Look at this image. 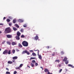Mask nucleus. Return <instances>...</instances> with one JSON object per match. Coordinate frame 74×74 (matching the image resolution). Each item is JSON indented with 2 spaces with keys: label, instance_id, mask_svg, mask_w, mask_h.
<instances>
[{
  "label": "nucleus",
  "instance_id": "1",
  "mask_svg": "<svg viewBox=\"0 0 74 74\" xmlns=\"http://www.w3.org/2000/svg\"><path fill=\"white\" fill-rule=\"evenodd\" d=\"M11 32V29L10 27H8L5 29L4 32L5 33H8Z\"/></svg>",
  "mask_w": 74,
  "mask_h": 74
},
{
  "label": "nucleus",
  "instance_id": "2",
  "mask_svg": "<svg viewBox=\"0 0 74 74\" xmlns=\"http://www.w3.org/2000/svg\"><path fill=\"white\" fill-rule=\"evenodd\" d=\"M22 44L24 47H27L28 43V42L26 41H23L22 42Z\"/></svg>",
  "mask_w": 74,
  "mask_h": 74
},
{
  "label": "nucleus",
  "instance_id": "3",
  "mask_svg": "<svg viewBox=\"0 0 74 74\" xmlns=\"http://www.w3.org/2000/svg\"><path fill=\"white\" fill-rule=\"evenodd\" d=\"M27 53V55H30V53L29 52L27 51V50H25V51H23L22 53V54H25V53Z\"/></svg>",
  "mask_w": 74,
  "mask_h": 74
},
{
  "label": "nucleus",
  "instance_id": "4",
  "mask_svg": "<svg viewBox=\"0 0 74 74\" xmlns=\"http://www.w3.org/2000/svg\"><path fill=\"white\" fill-rule=\"evenodd\" d=\"M6 37L7 38H12V35H6Z\"/></svg>",
  "mask_w": 74,
  "mask_h": 74
},
{
  "label": "nucleus",
  "instance_id": "5",
  "mask_svg": "<svg viewBox=\"0 0 74 74\" xmlns=\"http://www.w3.org/2000/svg\"><path fill=\"white\" fill-rule=\"evenodd\" d=\"M12 45H16V42H13L12 43Z\"/></svg>",
  "mask_w": 74,
  "mask_h": 74
},
{
  "label": "nucleus",
  "instance_id": "6",
  "mask_svg": "<svg viewBox=\"0 0 74 74\" xmlns=\"http://www.w3.org/2000/svg\"><path fill=\"white\" fill-rule=\"evenodd\" d=\"M8 51L7 50H6L4 51L3 52V54H5L7 53Z\"/></svg>",
  "mask_w": 74,
  "mask_h": 74
},
{
  "label": "nucleus",
  "instance_id": "7",
  "mask_svg": "<svg viewBox=\"0 0 74 74\" xmlns=\"http://www.w3.org/2000/svg\"><path fill=\"white\" fill-rule=\"evenodd\" d=\"M17 59H18V57L17 56H14L12 58V59L13 60Z\"/></svg>",
  "mask_w": 74,
  "mask_h": 74
},
{
  "label": "nucleus",
  "instance_id": "8",
  "mask_svg": "<svg viewBox=\"0 0 74 74\" xmlns=\"http://www.w3.org/2000/svg\"><path fill=\"white\" fill-rule=\"evenodd\" d=\"M17 35L18 36H20L21 35V33H20L19 32H17Z\"/></svg>",
  "mask_w": 74,
  "mask_h": 74
},
{
  "label": "nucleus",
  "instance_id": "9",
  "mask_svg": "<svg viewBox=\"0 0 74 74\" xmlns=\"http://www.w3.org/2000/svg\"><path fill=\"white\" fill-rule=\"evenodd\" d=\"M68 66L69 67H72V68H74V66H73V65H72L71 64H68Z\"/></svg>",
  "mask_w": 74,
  "mask_h": 74
},
{
  "label": "nucleus",
  "instance_id": "10",
  "mask_svg": "<svg viewBox=\"0 0 74 74\" xmlns=\"http://www.w3.org/2000/svg\"><path fill=\"white\" fill-rule=\"evenodd\" d=\"M8 64H12V62L9 61H8Z\"/></svg>",
  "mask_w": 74,
  "mask_h": 74
},
{
  "label": "nucleus",
  "instance_id": "11",
  "mask_svg": "<svg viewBox=\"0 0 74 74\" xmlns=\"http://www.w3.org/2000/svg\"><path fill=\"white\" fill-rule=\"evenodd\" d=\"M18 22H23V20L21 19H19L18 20Z\"/></svg>",
  "mask_w": 74,
  "mask_h": 74
},
{
  "label": "nucleus",
  "instance_id": "12",
  "mask_svg": "<svg viewBox=\"0 0 74 74\" xmlns=\"http://www.w3.org/2000/svg\"><path fill=\"white\" fill-rule=\"evenodd\" d=\"M16 39L17 40H19L20 39V38H19V36H16Z\"/></svg>",
  "mask_w": 74,
  "mask_h": 74
},
{
  "label": "nucleus",
  "instance_id": "13",
  "mask_svg": "<svg viewBox=\"0 0 74 74\" xmlns=\"http://www.w3.org/2000/svg\"><path fill=\"white\" fill-rule=\"evenodd\" d=\"M38 58H39V59H40V60L41 59H42V57H41V55H39V56H38Z\"/></svg>",
  "mask_w": 74,
  "mask_h": 74
},
{
  "label": "nucleus",
  "instance_id": "14",
  "mask_svg": "<svg viewBox=\"0 0 74 74\" xmlns=\"http://www.w3.org/2000/svg\"><path fill=\"white\" fill-rule=\"evenodd\" d=\"M16 70H20V67L19 66L16 67L15 68Z\"/></svg>",
  "mask_w": 74,
  "mask_h": 74
},
{
  "label": "nucleus",
  "instance_id": "15",
  "mask_svg": "<svg viewBox=\"0 0 74 74\" xmlns=\"http://www.w3.org/2000/svg\"><path fill=\"white\" fill-rule=\"evenodd\" d=\"M18 46L19 47H20L21 48L22 47V45H21L20 43H19L18 44Z\"/></svg>",
  "mask_w": 74,
  "mask_h": 74
},
{
  "label": "nucleus",
  "instance_id": "16",
  "mask_svg": "<svg viewBox=\"0 0 74 74\" xmlns=\"http://www.w3.org/2000/svg\"><path fill=\"white\" fill-rule=\"evenodd\" d=\"M38 36H36L35 37V39L36 40H38Z\"/></svg>",
  "mask_w": 74,
  "mask_h": 74
},
{
  "label": "nucleus",
  "instance_id": "17",
  "mask_svg": "<svg viewBox=\"0 0 74 74\" xmlns=\"http://www.w3.org/2000/svg\"><path fill=\"white\" fill-rule=\"evenodd\" d=\"M32 55H33V56H36V53H32Z\"/></svg>",
  "mask_w": 74,
  "mask_h": 74
},
{
  "label": "nucleus",
  "instance_id": "18",
  "mask_svg": "<svg viewBox=\"0 0 74 74\" xmlns=\"http://www.w3.org/2000/svg\"><path fill=\"white\" fill-rule=\"evenodd\" d=\"M16 22V19H14L13 20V22L14 23H15Z\"/></svg>",
  "mask_w": 74,
  "mask_h": 74
},
{
  "label": "nucleus",
  "instance_id": "19",
  "mask_svg": "<svg viewBox=\"0 0 74 74\" xmlns=\"http://www.w3.org/2000/svg\"><path fill=\"white\" fill-rule=\"evenodd\" d=\"M23 64H20L19 66V67H20V68H21L22 67V66H23Z\"/></svg>",
  "mask_w": 74,
  "mask_h": 74
},
{
  "label": "nucleus",
  "instance_id": "20",
  "mask_svg": "<svg viewBox=\"0 0 74 74\" xmlns=\"http://www.w3.org/2000/svg\"><path fill=\"white\" fill-rule=\"evenodd\" d=\"M45 71L46 73H47V72H48L49 71L47 69H45Z\"/></svg>",
  "mask_w": 74,
  "mask_h": 74
},
{
  "label": "nucleus",
  "instance_id": "21",
  "mask_svg": "<svg viewBox=\"0 0 74 74\" xmlns=\"http://www.w3.org/2000/svg\"><path fill=\"white\" fill-rule=\"evenodd\" d=\"M7 53L8 55H10V54H11V50H9V51Z\"/></svg>",
  "mask_w": 74,
  "mask_h": 74
},
{
  "label": "nucleus",
  "instance_id": "22",
  "mask_svg": "<svg viewBox=\"0 0 74 74\" xmlns=\"http://www.w3.org/2000/svg\"><path fill=\"white\" fill-rule=\"evenodd\" d=\"M67 58L65 57L63 60L65 62V61H66V60H67Z\"/></svg>",
  "mask_w": 74,
  "mask_h": 74
},
{
  "label": "nucleus",
  "instance_id": "23",
  "mask_svg": "<svg viewBox=\"0 0 74 74\" xmlns=\"http://www.w3.org/2000/svg\"><path fill=\"white\" fill-rule=\"evenodd\" d=\"M13 29L14 30V31H16V30H17V29H16V28L15 27H13Z\"/></svg>",
  "mask_w": 74,
  "mask_h": 74
},
{
  "label": "nucleus",
  "instance_id": "24",
  "mask_svg": "<svg viewBox=\"0 0 74 74\" xmlns=\"http://www.w3.org/2000/svg\"><path fill=\"white\" fill-rule=\"evenodd\" d=\"M15 26H16V27H17V28H19V26L18 24H15Z\"/></svg>",
  "mask_w": 74,
  "mask_h": 74
},
{
  "label": "nucleus",
  "instance_id": "25",
  "mask_svg": "<svg viewBox=\"0 0 74 74\" xmlns=\"http://www.w3.org/2000/svg\"><path fill=\"white\" fill-rule=\"evenodd\" d=\"M31 66H32V67H34V64H33L31 63Z\"/></svg>",
  "mask_w": 74,
  "mask_h": 74
},
{
  "label": "nucleus",
  "instance_id": "26",
  "mask_svg": "<svg viewBox=\"0 0 74 74\" xmlns=\"http://www.w3.org/2000/svg\"><path fill=\"white\" fill-rule=\"evenodd\" d=\"M7 44H8V45H10V44H11V42H7Z\"/></svg>",
  "mask_w": 74,
  "mask_h": 74
},
{
  "label": "nucleus",
  "instance_id": "27",
  "mask_svg": "<svg viewBox=\"0 0 74 74\" xmlns=\"http://www.w3.org/2000/svg\"><path fill=\"white\" fill-rule=\"evenodd\" d=\"M12 52L13 53H15V50L14 49H13V50L12 51Z\"/></svg>",
  "mask_w": 74,
  "mask_h": 74
},
{
  "label": "nucleus",
  "instance_id": "28",
  "mask_svg": "<svg viewBox=\"0 0 74 74\" xmlns=\"http://www.w3.org/2000/svg\"><path fill=\"white\" fill-rule=\"evenodd\" d=\"M35 51H38V50H35ZM39 50H38V56H39Z\"/></svg>",
  "mask_w": 74,
  "mask_h": 74
},
{
  "label": "nucleus",
  "instance_id": "29",
  "mask_svg": "<svg viewBox=\"0 0 74 74\" xmlns=\"http://www.w3.org/2000/svg\"><path fill=\"white\" fill-rule=\"evenodd\" d=\"M6 21L8 22H10V20L9 19H7Z\"/></svg>",
  "mask_w": 74,
  "mask_h": 74
},
{
  "label": "nucleus",
  "instance_id": "30",
  "mask_svg": "<svg viewBox=\"0 0 74 74\" xmlns=\"http://www.w3.org/2000/svg\"><path fill=\"white\" fill-rule=\"evenodd\" d=\"M6 74H10V72L8 71H7L6 72Z\"/></svg>",
  "mask_w": 74,
  "mask_h": 74
},
{
  "label": "nucleus",
  "instance_id": "31",
  "mask_svg": "<svg viewBox=\"0 0 74 74\" xmlns=\"http://www.w3.org/2000/svg\"><path fill=\"white\" fill-rule=\"evenodd\" d=\"M21 38H24V37H25V36H24V35H22L21 36Z\"/></svg>",
  "mask_w": 74,
  "mask_h": 74
},
{
  "label": "nucleus",
  "instance_id": "32",
  "mask_svg": "<svg viewBox=\"0 0 74 74\" xmlns=\"http://www.w3.org/2000/svg\"><path fill=\"white\" fill-rule=\"evenodd\" d=\"M65 63L66 64H67L69 63V61H66L65 62Z\"/></svg>",
  "mask_w": 74,
  "mask_h": 74
},
{
  "label": "nucleus",
  "instance_id": "33",
  "mask_svg": "<svg viewBox=\"0 0 74 74\" xmlns=\"http://www.w3.org/2000/svg\"><path fill=\"white\" fill-rule=\"evenodd\" d=\"M21 32H22V33L23 32V29H21Z\"/></svg>",
  "mask_w": 74,
  "mask_h": 74
},
{
  "label": "nucleus",
  "instance_id": "34",
  "mask_svg": "<svg viewBox=\"0 0 74 74\" xmlns=\"http://www.w3.org/2000/svg\"><path fill=\"white\" fill-rule=\"evenodd\" d=\"M32 62L33 63H35L36 61L34 60H33L32 61Z\"/></svg>",
  "mask_w": 74,
  "mask_h": 74
},
{
  "label": "nucleus",
  "instance_id": "35",
  "mask_svg": "<svg viewBox=\"0 0 74 74\" xmlns=\"http://www.w3.org/2000/svg\"><path fill=\"white\" fill-rule=\"evenodd\" d=\"M12 25V24L11 23H9V26H11V25Z\"/></svg>",
  "mask_w": 74,
  "mask_h": 74
},
{
  "label": "nucleus",
  "instance_id": "36",
  "mask_svg": "<svg viewBox=\"0 0 74 74\" xmlns=\"http://www.w3.org/2000/svg\"><path fill=\"white\" fill-rule=\"evenodd\" d=\"M17 73V72L16 71H14V74H16Z\"/></svg>",
  "mask_w": 74,
  "mask_h": 74
},
{
  "label": "nucleus",
  "instance_id": "37",
  "mask_svg": "<svg viewBox=\"0 0 74 74\" xmlns=\"http://www.w3.org/2000/svg\"><path fill=\"white\" fill-rule=\"evenodd\" d=\"M55 62H58L59 63V62H60V61H59V60H56Z\"/></svg>",
  "mask_w": 74,
  "mask_h": 74
},
{
  "label": "nucleus",
  "instance_id": "38",
  "mask_svg": "<svg viewBox=\"0 0 74 74\" xmlns=\"http://www.w3.org/2000/svg\"><path fill=\"white\" fill-rule=\"evenodd\" d=\"M30 59H36V58H34L31 57L30 58Z\"/></svg>",
  "mask_w": 74,
  "mask_h": 74
},
{
  "label": "nucleus",
  "instance_id": "39",
  "mask_svg": "<svg viewBox=\"0 0 74 74\" xmlns=\"http://www.w3.org/2000/svg\"><path fill=\"white\" fill-rule=\"evenodd\" d=\"M35 65V66H37V65H38V63H37V62H36Z\"/></svg>",
  "mask_w": 74,
  "mask_h": 74
},
{
  "label": "nucleus",
  "instance_id": "40",
  "mask_svg": "<svg viewBox=\"0 0 74 74\" xmlns=\"http://www.w3.org/2000/svg\"><path fill=\"white\" fill-rule=\"evenodd\" d=\"M23 26L24 27H26V26H27V25L26 24H24L23 25Z\"/></svg>",
  "mask_w": 74,
  "mask_h": 74
},
{
  "label": "nucleus",
  "instance_id": "41",
  "mask_svg": "<svg viewBox=\"0 0 74 74\" xmlns=\"http://www.w3.org/2000/svg\"><path fill=\"white\" fill-rule=\"evenodd\" d=\"M62 71V69H61L59 70V73H60Z\"/></svg>",
  "mask_w": 74,
  "mask_h": 74
},
{
  "label": "nucleus",
  "instance_id": "42",
  "mask_svg": "<svg viewBox=\"0 0 74 74\" xmlns=\"http://www.w3.org/2000/svg\"><path fill=\"white\" fill-rule=\"evenodd\" d=\"M29 52H33V50H29Z\"/></svg>",
  "mask_w": 74,
  "mask_h": 74
},
{
  "label": "nucleus",
  "instance_id": "43",
  "mask_svg": "<svg viewBox=\"0 0 74 74\" xmlns=\"http://www.w3.org/2000/svg\"><path fill=\"white\" fill-rule=\"evenodd\" d=\"M6 70H7L8 71H9V69H8V68H6Z\"/></svg>",
  "mask_w": 74,
  "mask_h": 74
},
{
  "label": "nucleus",
  "instance_id": "44",
  "mask_svg": "<svg viewBox=\"0 0 74 74\" xmlns=\"http://www.w3.org/2000/svg\"><path fill=\"white\" fill-rule=\"evenodd\" d=\"M55 54V53H53L52 54V55L53 56H54V55Z\"/></svg>",
  "mask_w": 74,
  "mask_h": 74
},
{
  "label": "nucleus",
  "instance_id": "45",
  "mask_svg": "<svg viewBox=\"0 0 74 74\" xmlns=\"http://www.w3.org/2000/svg\"><path fill=\"white\" fill-rule=\"evenodd\" d=\"M58 66L59 67H61V66H62V65H61V64H59L58 65Z\"/></svg>",
  "mask_w": 74,
  "mask_h": 74
},
{
  "label": "nucleus",
  "instance_id": "46",
  "mask_svg": "<svg viewBox=\"0 0 74 74\" xmlns=\"http://www.w3.org/2000/svg\"><path fill=\"white\" fill-rule=\"evenodd\" d=\"M16 52H18L19 51V50L18 49H16Z\"/></svg>",
  "mask_w": 74,
  "mask_h": 74
},
{
  "label": "nucleus",
  "instance_id": "47",
  "mask_svg": "<svg viewBox=\"0 0 74 74\" xmlns=\"http://www.w3.org/2000/svg\"><path fill=\"white\" fill-rule=\"evenodd\" d=\"M5 41L3 42H2V44H4V43H5Z\"/></svg>",
  "mask_w": 74,
  "mask_h": 74
},
{
  "label": "nucleus",
  "instance_id": "48",
  "mask_svg": "<svg viewBox=\"0 0 74 74\" xmlns=\"http://www.w3.org/2000/svg\"><path fill=\"white\" fill-rule=\"evenodd\" d=\"M12 62H13V63H15V60H12Z\"/></svg>",
  "mask_w": 74,
  "mask_h": 74
},
{
  "label": "nucleus",
  "instance_id": "49",
  "mask_svg": "<svg viewBox=\"0 0 74 74\" xmlns=\"http://www.w3.org/2000/svg\"><path fill=\"white\" fill-rule=\"evenodd\" d=\"M0 25H3V24L2 23H0Z\"/></svg>",
  "mask_w": 74,
  "mask_h": 74
},
{
  "label": "nucleus",
  "instance_id": "50",
  "mask_svg": "<svg viewBox=\"0 0 74 74\" xmlns=\"http://www.w3.org/2000/svg\"><path fill=\"white\" fill-rule=\"evenodd\" d=\"M47 74H50V72H49V71L48 72V73Z\"/></svg>",
  "mask_w": 74,
  "mask_h": 74
},
{
  "label": "nucleus",
  "instance_id": "51",
  "mask_svg": "<svg viewBox=\"0 0 74 74\" xmlns=\"http://www.w3.org/2000/svg\"><path fill=\"white\" fill-rule=\"evenodd\" d=\"M61 53H62V54H63V53H63V51H62L61 52Z\"/></svg>",
  "mask_w": 74,
  "mask_h": 74
},
{
  "label": "nucleus",
  "instance_id": "52",
  "mask_svg": "<svg viewBox=\"0 0 74 74\" xmlns=\"http://www.w3.org/2000/svg\"><path fill=\"white\" fill-rule=\"evenodd\" d=\"M9 18H10V19H12V18H11V17H9Z\"/></svg>",
  "mask_w": 74,
  "mask_h": 74
},
{
  "label": "nucleus",
  "instance_id": "53",
  "mask_svg": "<svg viewBox=\"0 0 74 74\" xmlns=\"http://www.w3.org/2000/svg\"><path fill=\"white\" fill-rule=\"evenodd\" d=\"M27 67H29V68H30V66H28V65H27Z\"/></svg>",
  "mask_w": 74,
  "mask_h": 74
},
{
  "label": "nucleus",
  "instance_id": "54",
  "mask_svg": "<svg viewBox=\"0 0 74 74\" xmlns=\"http://www.w3.org/2000/svg\"><path fill=\"white\" fill-rule=\"evenodd\" d=\"M5 19V17H4L3 18V19Z\"/></svg>",
  "mask_w": 74,
  "mask_h": 74
},
{
  "label": "nucleus",
  "instance_id": "55",
  "mask_svg": "<svg viewBox=\"0 0 74 74\" xmlns=\"http://www.w3.org/2000/svg\"><path fill=\"white\" fill-rule=\"evenodd\" d=\"M1 33H2V32H1V31H0V34H1Z\"/></svg>",
  "mask_w": 74,
  "mask_h": 74
},
{
  "label": "nucleus",
  "instance_id": "56",
  "mask_svg": "<svg viewBox=\"0 0 74 74\" xmlns=\"http://www.w3.org/2000/svg\"><path fill=\"white\" fill-rule=\"evenodd\" d=\"M40 68H41L42 69H43V68L42 67H40Z\"/></svg>",
  "mask_w": 74,
  "mask_h": 74
},
{
  "label": "nucleus",
  "instance_id": "57",
  "mask_svg": "<svg viewBox=\"0 0 74 74\" xmlns=\"http://www.w3.org/2000/svg\"><path fill=\"white\" fill-rule=\"evenodd\" d=\"M47 48H49V46H48V47H47Z\"/></svg>",
  "mask_w": 74,
  "mask_h": 74
},
{
  "label": "nucleus",
  "instance_id": "58",
  "mask_svg": "<svg viewBox=\"0 0 74 74\" xmlns=\"http://www.w3.org/2000/svg\"><path fill=\"white\" fill-rule=\"evenodd\" d=\"M1 49L0 48V51H1Z\"/></svg>",
  "mask_w": 74,
  "mask_h": 74
},
{
  "label": "nucleus",
  "instance_id": "59",
  "mask_svg": "<svg viewBox=\"0 0 74 74\" xmlns=\"http://www.w3.org/2000/svg\"><path fill=\"white\" fill-rule=\"evenodd\" d=\"M50 74H52V73H50Z\"/></svg>",
  "mask_w": 74,
  "mask_h": 74
},
{
  "label": "nucleus",
  "instance_id": "60",
  "mask_svg": "<svg viewBox=\"0 0 74 74\" xmlns=\"http://www.w3.org/2000/svg\"><path fill=\"white\" fill-rule=\"evenodd\" d=\"M66 71H67V70L66 69Z\"/></svg>",
  "mask_w": 74,
  "mask_h": 74
}]
</instances>
